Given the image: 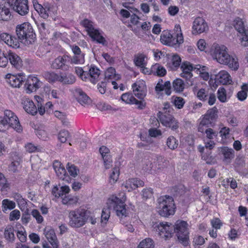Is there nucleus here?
<instances>
[{"mask_svg":"<svg viewBox=\"0 0 248 248\" xmlns=\"http://www.w3.org/2000/svg\"><path fill=\"white\" fill-rule=\"evenodd\" d=\"M185 103V102L184 101V99L181 97H175L173 100V104L174 106L178 109L182 108L184 104Z\"/></svg>","mask_w":248,"mask_h":248,"instance_id":"69168bd1","label":"nucleus"},{"mask_svg":"<svg viewBox=\"0 0 248 248\" xmlns=\"http://www.w3.org/2000/svg\"><path fill=\"white\" fill-rule=\"evenodd\" d=\"M69 61V57L67 55L59 56L53 61L51 66L53 69H60L62 70L67 71L69 68L68 65Z\"/></svg>","mask_w":248,"mask_h":248,"instance_id":"4468645a","label":"nucleus"},{"mask_svg":"<svg viewBox=\"0 0 248 248\" xmlns=\"http://www.w3.org/2000/svg\"><path fill=\"white\" fill-rule=\"evenodd\" d=\"M202 133H204L206 134V137L210 140L213 139L218 135V132L217 131H216L209 127L204 128V130H203V132Z\"/></svg>","mask_w":248,"mask_h":248,"instance_id":"603ef678","label":"nucleus"},{"mask_svg":"<svg viewBox=\"0 0 248 248\" xmlns=\"http://www.w3.org/2000/svg\"><path fill=\"white\" fill-rule=\"evenodd\" d=\"M16 32L18 40L25 45L28 46L34 43L36 35L32 26L29 22L17 25Z\"/></svg>","mask_w":248,"mask_h":248,"instance_id":"7ed1b4c3","label":"nucleus"},{"mask_svg":"<svg viewBox=\"0 0 248 248\" xmlns=\"http://www.w3.org/2000/svg\"><path fill=\"white\" fill-rule=\"evenodd\" d=\"M168 165V161L167 159L161 156L157 157L156 161L154 162L152 165L154 168L155 173L160 172L163 169L166 168Z\"/></svg>","mask_w":248,"mask_h":248,"instance_id":"bb28decb","label":"nucleus"},{"mask_svg":"<svg viewBox=\"0 0 248 248\" xmlns=\"http://www.w3.org/2000/svg\"><path fill=\"white\" fill-rule=\"evenodd\" d=\"M45 77L49 82H53L55 81H59L60 76L54 72H48L45 74Z\"/></svg>","mask_w":248,"mask_h":248,"instance_id":"052dcab7","label":"nucleus"},{"mask_svg":"<svg viewBox=\"0 0 248 248\" xmlns=\"http://www.w3.org/2000/svg\"><path fill=\"white\" fill-rule=\"evenodd\" d=\"M242 90L237 93V97L238 100L241 101L245 100L247 97V92L248 91V84H243L241 86Z\"/></svg>","mask_w":248,"mask_h":248,"instance_id":"a19ab883","label":"nucleus"},{"mask_svg":"<svg viewBox=\"0 0 248 248\" xmlns=\"http://www.w3.org/2000/svg\"><path fill=\"white\" fill-rule=\"evenodd\" d=\"M55 116L57 118H59L62 121L63 124L64 125H68L69 124V122L66 118L65 115L62 113V112L59 111H55L54 112Z\"/></svg>","mask_w":248,"mask_h":248,"instance_id":"680f3d73","label":"nucleus"},{"mask_svg":"<svg viewBox=\"0 0 248 248\" xmlns=\"http://www.w3.org/2000/svg\"><path fill=\"white\" fill-rule=\"evenodd\" d=\"M167 145L171 150H175L178 146L179 142L173 136H170L167 140Z\"/></svg>","mask_w":248,"mask_h":248,"instance_id":"37998d69","label":"nucleus"},{"mask_svg":"<svg viewBox=\"0 0 248 248\" xmlns=\"http://www.w3.org/2000/svg\"><path fill=\"white\" fill-rule=\"evenodd\" d=\"M155 91L157 94H161V92L164 91L166 95H170L171 92L170 82L167 81L163 84L157 83L155 87Z\"/></svg>","mask_w":248,"mask_h":248,"instance_id":"393cba45","label":"nucleus"},{"mask_svg":"<svg viewBox=\"0 0 248 248\" xmlns=\"http://www.w3.org/2000/svg\"><path fill=\"white\" fill-rule=\"evenodd\" d=\"M212 122H213L211 120L204 115L201 119L200 123L198 125V131L200 132H202L203 130H204V128H208L209 125L211 124Z\"/></svg>","mask_w":248,"mask_h":248,"instance_id":"c9c22d12","label":"nucleus"},{"mask_svg":"<svg viewBox=\"0 0 248 248\" xmlns=\"http://www.w3.org/2000/svg\"><path fill=\"white\" fill-rule=\"evenodd\" d=\"M133 92L136 96L143 99L146 95V86L142 80L137 81L132 86Z\"/></svg>","mask_w":248,"mask_h":248,"instance_id":"2eb2a0df","label":"nucleus"},{"mask_svg":"<svg viewBox=\"0 0 248 248\" xmlns=\"http://www.w3.org/2000/svg\"><path fill=\"white\" fill-rule=\"evenodd\" d=\"M36 8V11H37L41 17L44 19L48 18L49 13L47 12L46 8L43 7L41 5H37Z\"/></svg>","mask_w":248,"mask_h":248,"instance_id":"13d9d810","label":"nucleus"},{"mask_svg":"<svg viewBox=\"0 0 248 248\" xmlns=\"http://www.w3.org/2000/svg\"><path fill=\"white\" fill-rule=\"evenodd\" d=\"M46 239L50 244L54 243L58 244V241L53 230L48 228H46L44 232Z\"/></svg>","mask_w":248,"mask_h":248,"instance_id":"72a5a7b5","label":"nucleus"},{"mask_svg":"<svg viewBox=\"0 0 248 248\" xmlns=\"http://www.w3.org/2000/svg\"><path fill=\"white\" fill-rule=\"evenodd\" d=\"M210 53L218 63L227 65L234 70L238 69L237 59L229 54L228 48L225 46L214 44L210 48Z\"/></svg>","mask_w":248,"mask_h":248,"instance_id":"f257e3e1","label":"nucleus"},{"mask_svg":"<svg viewBox=\"0 0 248 248\" xmlns=\"http://www.w3.org/2000/svg\"><path fill=\"white\" fill-rule=\"evenodd\" d=\"M218 80L223 84H230L232 82L231 76L226 71H220L217 75Z\"/></svg>","mask_w":248,"mask_h":248,"instance_id":"473e14b6","label":"nucleus"},{"mask_svg":"<svg viewBox=\"0 0 248 248\" xmlns=\"http://www.w3.org/2000/svg\"><path fill=\"white\" fill-rule=\"evenodd\" d=\"M70 137V133L67 130H62L58 135V140L62 143H65Z\"/></svg>","mask_w":248,"mask_h":248,"instance_id":"5fc2aeb1","label":"nucleus"},{"mask_svg":"<svg viewBox=\"0 0 248 248\" xmlns=\"http://www.w3.org/2000/svg\"><path fill=\"white\" fill-rule=\"evenodd\" d=\"M161 42L166 45L173 46L175 45V37L167 31H164L160 35Z\"/></svg>","mask_w":248,"mask_h":248,"instance_id":"b1692460","label":"nucleus"},{"mask_svg":"<svg viewBox=\"0 0 248 248\" xmlns=\"http://www.w3.org/2000/svg\"><path fill=\"white\" fill-rule=\"evenodd\" d=\"M220 153L223 155L224 160L229 162L234 156V151L232 148L227 147L221 148Z\"/></svg>","mask_w":248,"mask_h":248,"instance_id":"7c9ffc66","label":"nucleus"},{"mask_svg":"<svg viewBox=\"0 0 248 248\" xmlns=\"http://www.w3.org/2000/svg\"><path fill=\"white\" fill-rule=\"evenodd\" d=\"M67 169L71 176L75 177L78 175L79 170L74 165L68 163Z\"/></svg>","mask_w":248,"mask_h":248,"instance_id":"bf43d9fd","label":"nucleus"},{"mask_svg":"<svg viewBox=\"0 0 248 248\" xmlns=\"http://www.w3.org/2000/svg\"><path fill=\"white\" fill-rule=\"evenodd\" d=\"M159 121L161 124L167 127L170 128L174 131L179 127V123L174 117L166 112L159 111L157 114Z\"/></svg>","mask_w":248,"mask_h":248,"instance_id":"6e6552de","label":"nucleus"},{"mask_svg":"<svg viewBox=\"0 0 248 248\" xmlns=\"http://www.w3.org/2000/svg\"><path fill=\"white\" fill-rule=\"evenodd\" d=\"M121 99L126 103L130 104H133L134 101H135V98L129 93H124L121 96Z\"/></svg>","mask_w":248,"mask_h":248,"instance_id":"4d7b16f0","label":"nucleus"},{"mask_svg":"<svg viewBox=\"0 0 248 248\" xmlns=\"http://www.w3.org/2000/svg\"><path fill=\"white\" fill-rule=\"evenodd\" d=\"M100 75V71L96 66L91 65L88 72L86 73L87 79L93 83H95L98 80Z\"/></svg>","mask_w":248,"mask_h":248,"instance_id":"5701e85b","label":"nucleus"},{"mask_svg":"<svg viewBox=\"0 0 248 248\" xmlns=\"http://www.w3.org/2000/svg\"><path fill=\"white\" fill-rule=\"evenodd\" d=\"M145 56L143 54H138L135 57L134 59V62L136 66L140 67H143V65H145L146 62L145 61Z\"/></svg>","mask_w":248,"mask_h":248,"instance_id":"09e8293b","label":"nucleus"},{"mask_svg":"<svg viewBox=\"0 0 248 248\" xmlns=\"http://www.w3.org/2000/svg\"><path fill=\"white\" fill-rule=\"evenodd\" d=\"M240 44L243 46H248V30L241 34Z\"/></svg>","mask_w":248,"mask_h":248,"instance_id":"774afa93","label":"nucleus"},{"mask_svg":"<svg viewBox=\"0 0 248 248\" xmlns=\"http://www.w3.org/2000/svg\"><path fill=\"white\" fill-rule=\"evenodd\" d=\"M187 223L184 220H178L173 225V233L175 232L179 240L184 245L188 244L189 231Z\"/></svg>","mask_w":248,"mask_h":248,"instance_id":"423d86ee","label":"nucleus"},{"mask_svg":"<svg viewBox=\"0 0 248 248\" xmlns=\"http://www.w3.org/2000/svg\"><path fill=\"white\" fill-rule=\"evenodd\" d=\"M74 95L77 101L82 106L89 105L91 103V100L89 97L80 89H75Z\"/></svg>","mask_w":248,"mask_h":248,"instance_id":"4be33fe9","label":"nucleus"},{"mask_svg":"<svg viewBox=\"0 0 248 248\" xmlns=\"http://www.w3.org/2000/svg\"><path fill=\"white\" fill-rule=\"evenodd\" d=\"M217 98L220 102H225L226 101V91L224 88H219L217 92Z\"/></svg>","mask_w":248,"mask_h":248,"instance_id":"6e6d98bb","label":"nucleus"},{"mask_svg":"<svg viewBox=\"0 0 248 248\" xmlns=\"http://www.w3.org/2000/svg\"><path fill=\"white\" fill-rule=\"evenodd\" d=\"M120 78V75L116 74L115 69L113 67L108 68L105 72V81L109 82L112 80H118Z\"/></svg>","mask_w":248,"mask_h":248,"instance_id":"2f4dec72","label":"nucleus"},{"mask_svg":"<svg viewBox=\"0 0 248 248\" xmlns=\"http://www.w3.org/2000/svg\"><path fill=\"white\" fill-rule=\"evenodd\" d=\"M3 118L6 120L8 125L19 133L22 131V127L20 124L18 118L13 112L10 110H5Z\"/></svg>","mask_w":248,"mask_h":248,"instance_id":"9d476101","label":"nucleus"},{"mask_svg":"<svg viewBox=\"0 0 248 248\" xmlns=\"http://www.w3.org/2000/svg\"><path fill=\"white\" fill-rule=\"evenodd\" d=\"M153 241L149 238H145L140 242L137 248H154Z\"/></svg>","mask_w":248,"mask_h":248,"instance_id":"c03bdc74","label":"nucleus"},{"mask_svg":"<svg viewBox=\"0 0 248 248\" xmlns=\"http://www.w3.org/2000/svg\"><path fill=\"white\" fill-rule=\"evenodd\" d=\"M70 191L69 187L67 186H64L61 187L59 190L57 186H55L51 190L52 194L56 198H61L63 194L69 193Z\"/></svg>","mask_w":248,"mask_h":248,"instance_id":"c756f323","label":"nucleus"},{"mask_svg":"<svg viewBox=\"0 0 248 248\" xmlns=\"http://www.w3.org/2000/svg\"><path fill=\"white\" fill-rule=\"evenodd\" d=\"M152 163L150 161H145L142 163V169L146 173H155L154 171V167Z\"/></svg>","mask_w":248,"mask_h":248,"instance_id":"3c124183","label":"nucleus"},{"mask_svg":"<svg viewBox=\"0 0 248 248\" xmlns=\"http://www.w3.org/2000/svg\"><path fill=\"white\" fill-rule=\"evenodd\" d=\"M81 25L85 28L87 34L95 29L94 23L88 19L83 20Z\"/></svg>","mask_w":248,"mask_h":248,"instance_id":"ea45409f","label":"nucleus"},{"mask_svg":"<svg viewBox=\"0 0 248 248\" xmlns=\"http://www.w3.org/2000/svg\"><path fill=\"white\" fill-rule=\"evenodd\" d=\"M22 104L25 111L29 114L34 115L37 113V109L33 102L29 98L24 97Z\"/></svg>","mask_w":248,"mask_h":248,"instance_id":"412c9836","label":"nucleus"},{"mask_svg":"<svg viewBox=\"0 0 248 248\" xmlns=\"http://www.w3.org/2000/svg\"><path fill=\"white\" fill-rule=\"evenodd\" d=\"M88 35L94 41H96L98 43L105 45L106 43V40L102 36L100 30L95 28Z\"/></svg>","mask_w":248,"mask_h":248,"instance_id":"cd10ccee","label":"nucleus"},{"mask_svg":"<svg viewBox=\"0 0 248 248\" xmlns=\"http://www.w3.org/2000/svg\"><path fill=\"white\" fill-rule=\"evenodd\" d=\"M14 231V227L11 225H8L5 228L4 235L7 240L11 242L14 241L15 237Z\"/></svg>","mask_w":248,"mask_h":248,"instance_id":"e433bc0d","label":"nucleus"},{"mask_svg":"<svg viewBox=\"0 0 248 248\" xmlns=\"http://www.w3.org/2000/svg\"><path fill=\"white\" fill-rule=\"evenodd\" d=\"M125 199L123 200L116 196H112L108 201V206L104 208L102 211V221H107L110 216V209L113 210L119 217L126 216V210L124 204Z\"/></svg>","mask_w":248,"mask_h":248,"instance_id":"f03ea898","label":"nucleus"},{"mask_svg":"<svg viewBox=\"0 0 248 248\" xmlns=\"http://www.w3.org/2000/svg\"><path fill=\"white\" fill-rule=\"evenodd\" d=\"M217 109L216 107H215L208 110L206 113L204 115L208 118L212 122H213L217 118Z\"/></svg>","mask_w":248,"mask_h":248,"instance_id":"a18cd8bd","label":"nucleus"},{"mask_svg":"<svg viewBox=\"0 0 248 248\" xmlns=\"http://www.w3.org/2000/svg\"><path fill=\"white\" fill-rule=\"evenodd\" d=\"M197 97L201 101H207L209 105H213L216 101V97L215 94L213 93H208V90L205 89H200L197 93Z\"/></svg>","mask_w":248,"mask_h":248,"instance_id":"f3484780","label":"nucleus"},{"mask_svg":"<svg viewBox=\"0 0 248 248\" xmlns=\"http://www.w3.org/2000/svg\"><path fill=\"white\" fill-rule=\"evenodd\" d=\"M84 54L74 55L71 58L70 62L75 64H82L85 62Z\"/></svg>","mask_w":248,"mask_h":248,"instance_id":"79ce46f5","label":"nucleus"},{"mask_svg":"<svg viewBox=\"0 0 248 248\" xmlns=\"http://www.w3.org/2000/svg\"><path fill=\"white\" fill-rule=\"evenodd\" d=\"M153 68L154 70H155V72L158 76L163 77L166 74V69L162 66L158 64H155Z\"/></svg>","mask_w":248,"mask_h":248,"instance_id":"e2e57ef3","label":"nucleus"},{"mask_svg":"<svg viewBox=\"0 0 248 248\" xmlns=\"http://www.w3.org/2000/svg\"><path fill=\"white\" fill-rule=\"evenodd\" d=\"M36 135L39 139L44 140H46L48 138L47 133L44 129L41 128L36 130Z\"/></svg>","mask_w":248,"mask_h":248,"instance_id":"338daca9","label":"nucleus"},{"mask_svg":"<svg viewBox=\"0 0 248 248\" xmlns=\"http://www.w3.org/2000/svg\"><path fill=\"white\" fill-rule=\"evenodd\" d=\"M8 61L16 69H19L22 65V61L21 58L15 53L9 51L8 55Z\"/></svg>","mask_w":248,"mask_h":248,"instance_id":"a878e982","label":"nucleus"},{"mask_svg":"<svg viewBox=\"0 0 248 248\" xmlns=\"http://www.w3.org/2000/svg\"><path fill=\"white\" fill-rule=\"evenodd\" d=\"M175 31L176 32L175 35L176 38H175V42L176 44H180L183 42V36L181 32V27L179 25H176L175 26Z\"/></svg>","mask_w":248,"mask_h":248,"instance_id":"de8ad7c7","label":"nucleus"},{"mask_svg":"<svg viewBox=\"0 0 248 248\" xmlns=\"http://www.w3.org/2000/svg\"><path fill=\"white\" fill-rule=\"evenodd\" d=\"M173 89L177 93H181L185 89V83L180 78H176L172 83Z\"/></svg>","mask_w":248,"mask_h":248,"instance_id":"58836bf2","label":"nucleus"},{"mask_svg":"<svg viewBox=\"0 0 248 248\" xmlns=\"http://www.w3.org/2000/svg\"><path fill=\"white\" fill-rule=\"evenodd\" d=\"M0 41H3L8 46L13 48H18L19 43L18 40L15 37L7 33H0Z\"/></svg>","mask_w":248,"mask_h":248,"instance_id":"6ab92c4d","label":"nucleus"},{"mask_svg":"<svg viewBox=\"0 0 248 248\" xmlns=\"http://www.w3.org/2000/svg\"><path fill=\"white\" fill-rule=\"evenodd\" d=\"M120 174L119 169L114 167L109 176V182L111 184H114L118 180Z\"/></svg>","mask_w":248,"mask_h":248,"instance_id":"8fccbe9b","label":"nucleus"},{"mask_svg":"<svg viewBox=\"0 0 248 248\" xmlns=\"http://www.w3.org/2000/svg\"><path fill=\"white\" fill-rule=\"evenodd\" d=\"M42 85V82L37 77L30 76L26 82L25 88L27 93H31L36 91Z\"/></svg>","mask_w":248,"mask_h":248,"instance_id":"f8f14e48","label":"nucleus"},{"mask_svg":"<svg viewBox=\"0 0 248 248\" xmlns=\"http://www.w3.org/2000/svg\"><path fill=\"white\" fill-rule=\"evenodd\" d=\"M157 201V212L161 216L168 217L175 213L176 207L172 197L162 196L158 199Z\"/></svg>","mask_w":248,"mask_h":248,"instance_id":"39448f33","label":"nucleus"},{"mask_svg":"<svg viewBox=\"0 0 248 248\" xmlns=\"http://www.w3.org/2000/svg\"><path fill=\"white\" fill-rule=\"evenodd\" d=\"M16 203L15 202L10 201L8 199H4L2 202V207L4 212L7 209L12 210L15 208Z\"/></svg>","mask_w":248,"mask_h":248,"instance_id":"49530a36","label":"nucleus"},{"mask_svg":"<svg viewBox=\"0 0 248 248\" xmlns=\"http://www.w3.org/2000/svg\"><path fill=\"white\" fill-rule=\"evenodd\" d=\"M53 167L57 175L60 179L69 182L70 178L66 174V170L62 166L60 162L55 160L53 164Z\"/></svg>","mask_w":248,"mask_h":248,"instance_id":"aec40b11","label":"nucleus"},{"mask_svg":"<svg viewBox=\"0 0 248 248\" xmlns=\"http://www.w3.org/2000/svg\"><path fill=\"white\" fill-rule=\"evenodd\" d=\"M153 230L161 237L168 239L173 234V225L166 222L155 223L153 225Z\"/></svg>","mask_w":248,"mask_h":248,"instance_id":"0eeeda50","label":"nucleus"},{"mask_svg":"<svg viewBox=\"0 0 248 248\" xmlns=\"http://www.w3.org/2000/svg\"><path fill=\"white\" fill-rule=\"evenodd\" d=\"M7 82L13 87L19 88L25 80V76L22 73L17 75L8 74L5 76Z\"/></svg>","mask_w":248,"mask_h":248,"instance_id":"9b49d317","label":"nucleus"},{"mask_svg":"<svg viewBox=\"0 0 248 248\" xmlns=\"http://www.w3.org/2000/svg\"><path fill=\"white\" fill-rule=\"evenodd\" d=\"M76 81L75 77L71 74L61 75L59 81L65 84H72Z\"/></svg>","mask_w":248,"mask_h":248,"instance_id":"f704fd0d","label":"nucleus"},{"mask_svg":"<svg viewBox=\"0 0 248 248\" xmlns=\"http://www.w3.org/2000/svg\"><path fill=\"white\" fill-rule=\"evenodd\" d=\"M181 69L182 72L180 76L182 78H185L187 84L189 86H192L194 84L193 74L192 71L194 69H200L199 67H194L193 65L189 62H184L181 65Z\"/></svg>","mask_w":248,"mask_h":248,"instance_id":"1a4fd4ad","label":"nucleus"},{"mask_svg":"<svg viewBox=\"0 0 248 248\" xmlns=\"http://www.w3.org/2000/svg\"><path fill=\"white\" fill-rule=\"evenodd\" d=\"M75 72L82 80L84 81L87 80V72L84 71L81 67H76Z\"/></svg>","mask_w":248,"mask_h":248,"instance_id":"0e129e2a","label":"nucleus"},{"mask_svg":"<svg viewBox=\"0 0 248 248\" xmlns=\"http://www.w3.org/2000/svg\"><path fill=\"white\" fill-rule=\"evenodd\" d=\"M67 193L63 194L62 196V202L64 205H76L79 200L77 196H73L71 195H66Z\"/></svg>","mask_w":248,"mask_h":248,"instance_id":"c85d7f7f","label":"nucleus"},{"mask_svg":"<svg viewBox=\"0 0 248 248\" xmlns=\"http://www.w3.org/2000/svg\"><path fill=\"white\" fill-rule=\"evenodd\" d=\"M11 6L15 11L21 16H25L29 13L28 0H15Z\"/></svg>","mask_w":248,"mask_h":248,"instance_id":"dca6fc26","label":"nucleus"},{"mask_svg":"<svg viewBox=\"0 0 248 248\" xmlns=\"http://www.w3.org/2000/svg\"><path fill=\"white\" fill-rule=\"evenodd\" d=\"M68 218L69 226L74 228H80L83 226L88 220L87 211L81 208L70 210L68 213Z\"/></svg>","mask_w":248,"mask_h":248,"instance_id":"20e7f679","label":"nucleus"},{"mask_svg":"<svg viewBox=\"0 0 248 248\" xmlns=\"http://www.w3.org/2000/svg\"><path fill=\"white\" fill-rule=\"evenodd\" d=\"M234 27L236 30L240 33L241 34L245 31L248 30L244 25L242 20L240 18H236L234 21Z\"/></svg>","mask_w":248,"mask_h":248,"instance_id":"4c0bfd02","label":"nucleus"},{"mask_svg":"<svg viewBox=\"0 0 248 248\" xmlns=\"http://www.w3.org/2000/svg\"><path fill=\"white\" fill-rule=\"evenodd\" d=\"M124 186L128 191H130L137 188L135 184V178L129 179L126 181L124 184Z\"/></svg>","mask_w":248,"mask_h":248,"instance_id":"864d4df0","label":"nucleus"},{"mask_svg":"<svg viewBox=\"0 0 248 248\" xmlns=\"http://www.w3.org/2000/svg\"><path fill=\"white\" fill-rule=\"evenodd\" d=\"M208 29L207 23L202 17H197L195 19L192 26L193 34H201Z\"/></svg>","mask_w":248,"mask_h":248,"instance_id":"ddd939ff","label":"nucleus"},{"mask_svg":"<svg viewBox=\"0 0 248 248\" xmlns=\"http://www.w3.org/2000/svg\"><path fill=\"white\" fill-rule=\"evenodd\" d=\"M10 4L4 0H0V21H8L11 18Z\"/></svg>","mask_w":248,"mask_h":248,"instance_id":"a211bd4d","label":"nucleus"}]
</instances>
